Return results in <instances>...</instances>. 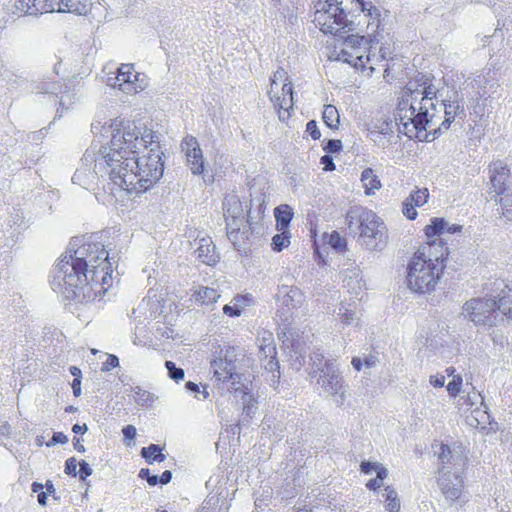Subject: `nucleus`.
Masks as SVG:
<instances>
[{"label": "nucleus", "instance_id": "f257e3e1", "mask_svg": "<svg viewBox=\"0 0 512 512\" xmlns=\"http://www.w3.org/2000/svg\"><path fill=\"white\" fill-rule=\"evenodd\" d=\"M109 147L88 148L72 182L93 190L100 179H109L128 193L147 191L163 176L159 135L134 122L114 119Z\"/></svg>", "mask_w": 512, "mask_h": 512}, {"label": "nucleus", "instance_id": "f03ea898", "mask_svg": "<svg viewBox=\"0 0 512 512\" xmlns=\"http://www.w3.org/2000/svg\"><path fill=\"white\" fill-rule=\"evenodd\" d=\"M109 253L100 243H84L69 250L53 270L51 287L67 298L90 301L101 298L112 280Z\"/></svg>", "mask_w": 512, "mask_h": 512}, {"label": "nucleus", "instance_id": "7ed1b4c3", "mask_svg": "<svg viewBox=\"0 0 512 512\" xmlns=\"http://www.w3.org/2000/svg\"><path fill=\"white\" fill-rule=\"evenodd\" d=\"M419 86L422 89L412 88L410 82L402 92L398 102L395 121L398 131L410 139L419 141L427 140L425 129H434L435 122L442 119L437 108L438 88L432 83V79L425 78Z\"/></svg>", "mask_w": 512, "mask_h": 512}, {"label": "nucleus", "instance_id": "20e7f679", "mask_svg": "<svg viewBox=\"0 0 512 512\" xmlns=\"http://www.w3.org/2000/svg\"><path fill=\"white\" fill-rule=\"evenodd\" d=\"M446 255L447 248L436 240L420 246L407 263V287L418 294L433 291L443 274Z\"/></svg>", "mask_w": 512, "mask_h": 512}, {"label": "nucleus", "instance_id": "39448f33", "mask_svg": "<svg viewBox=\"0 0 512 512\" xmlns=\"http://www.w3.org/2000/svg\"><path fill=\"white\" fill-rule=\"evenodd\" d=\"M346 223L357 242L369 251L381 252L388 243V231L384 221L374 211L362 206L350 208Z\"/></svg>", "mask_w": 512, "mask_h": 512}, {"label": "nucleus", "instance_id": "423d86ee", "mask_svg": "<svg viewBox=\"0 0 512 512\" xmlns=\"http://www.w3.org/2000/svg\"><path fill=\"white\" fill-rule=\"evenodd\" d=\"M355 0H317L314 5V20L316 26L324 34L343 37L356 31V15L353 13Z\"/></svg>", "mask_w": 512, "mask_h": 512}, {"label": "nucleus", "instance_id": "0eeeda50", "mask_svg": "<svg viewBox=\"0 0 512 512\" xmlns=\"http://www.w3.org/2000/svg\"><path fill=\"white\" fill-rule=\"evenodd\" d=\"M214 377L222 382V389L227 390L236 403L241 402L243 412L248 418H252L257 410V402L251 393V382L236 371L232 360L220 358L212 363Z\"/></svg>", "mask_w": 512, "mask_h": 512}, {"label": "nucleus", "instance_id": "6e6552de", "mask_svg": "<svg viewBox=\"0 0 512 512\" xmlns=\"http://www.w3.org/2000/svg\"><path fill=\"white\" fill-rule=\"evenodd\" d=\"M465 317L477 326L493 327L503 320L495 298H472L463 305Z\"/></svg>", "mask_w": 512, "mask_h": 512}, {"label": "nucleus", "instance_id": "1a4fd4ad", "mask_svg": "<svg viewBox=\"0 0 512 512\" xmlns=\"http://www.w3.org/2000/svg\"><path fill=\"white\" fill-rule=\"evenodd\" d=\"M344 39V48L339 54V59L349 63L354 67H365V64L371 62V54L365 55L367 41L364 36L356 34H348Z\"/></svg>", "mask_w": 512, "mask_h": 512}, {"label": "nucleus", "instance_id": "9d476101", "mask_svg": "<svg viewBox=\"0 0 512 512\" xmlns=\"http://www.w3.org/2000/svg\"><path fill=\"white\" fill-rule=\"evenodd\" d=\"M440 112L444 111V120L435 122L434 129H425L427 133V142L434 140L444 131L448 130L456 118L464 119L466 116L464 106L458 100H441L439 107Z\"/></svg>", "mask_w": 512, "mask_h": 512}, {"label": "nucleus", "instance_id": "9b49d317", "mask_svg": "<svg viewBox=\"0 0 512 512\" xmlns=\"http://www.w3.org/2000/svg\"><path fill=\"white\" fill-rule=\"evenodd\" d=\"M318 384L333 397L337 406H343L346 401V389L342 382L339 369L336 366H328L326 372L319 374Z\"/></svg>", "mask_w": 512, "mask_h": 512}, {"label": "nucleus", "instance_id": "f8f14e48", "mask_svg": "<svg viewBox=\"0 0 512 512\" xmlns=\"http://www.w3.org/2000/svg\"><path fill=\"white\" fill-rule=\"evenodd\" d=\"M462 473L443 474L438 476V485L442 495L449 505L462 506L466 501V495L463 492Z\"/></svg>", "mask_w": 512, "mask_h": 512}, {"label": "nucleus", "instance_id": "ddd939ff", "mask_svg": "<svg viewBox=\"0 0 512 512\" xmlns=\"http://www.w3.org/2000/svg\"><path fill=\"white\" fill-rule=\"evenodd\" d=\"M257 343L259 347V357L264 361V368L269 372H274L279 368V364L276 359L277 351L273 333L265 329L259 330Z\"/></svg>", "mask_w": 512, "mask_h": 512}, {"label": "nucleus", "instance_id": "4468645a", "mask_svg": "<svg viewBox=\"0 0 512 512\" xmlns=\"http://www.w3.org/2000/svg\"><path fill=\"white\" fill-rule=\"evenodd\" d=\"M438 459L441 467L439 476L443 474L462 473L466 465V457L460 450H451L449 446L441 444Z\"/></svg>", "mask_w": 512, "mask_h": 512}, {"label": "nucleus", "instance_id": "2eb2a0df", "mask_svg": "<svg viewBox=\"0 0 512 512\" xmlns=\"http://www.w3.org/2000/svg\"><path fill=\"white\" fill-rule=\"evenodd\" d=\"M35 89L41 94H51L58 98L62 111L68 110L75 101V93L67 90V86H63L58 81H40L36 84Z\"/></svg>", "mask_w": 512, "mask_h": 512}, {"label": "nucleus", "instance_id": "dca6fc26", "mask_svg": "<svg viewBox=\"0 0 512 512\" xmlns=\"http://www.w3.org/2000/svg\"><path fill=\"white\" fill-rule=\"evenodd\" d=\"M182 150L186 154L187 164L194 175H199L204 171L203 152L197 139L193 136H187L182 141Z\"/></svg>", "mask_w": 512, "mask_h": 512}, {"label": "nucleus", "instance_id": "f3484780", "mask_svg": "<svg viewBox=\"0 0 512 512\" xmlns=\"http://www.w3.org/2000/svg\"><path fill=\"white\" fill-rule=\"evenodd\" d=\"M91 0H45L46 12L74 13L84 15L88 12Z\"/></svg>", "mask_w": 512, "mask_h": 512}, {"label": "nucleus", "instance_id": "a211bd4d", "mask_svg": "<svg viewBox=\"0 0 512 512\" xmlns=\"http://www.w3.org/2000/svg\"><path fill=\"white\" fill-rule=\"evenodd\" d=\"M247 223L249 224V229H243L241 230L240 226L237 225L234 226V222L228 223L227 230V237L233 244L234 248L239 252H247L248 246H249V235L250 230L252 229V216L251 213L248 212L247 214Z\"/></svg>", "mask_w": 512, "mask_h": 512}, {"label": "nucleus", "instance_id": "6ab92c4d", "mask_svg": "<svg viewBox=\"0 0 512 512\" xmlns=\"http://www.w3.org/2000/svg\"><path fill=\"white\" fill-rule=\"evenodd\" d=\"M194 244L196 247L195 254L200 262L208 266H214L219 262V253L216 251V246L210 237L196 238Z\"/></svg>", "mask_w": 512, "mask_h": 512}, {"label": "nucleus", "instance_id": "aec40b11", "mask_svg": "<svg viewBox=\"0 0 512 512\" xmlns=\"http://www.w3.org/2000/svg\"><path fill=\"white\" fill-rule=\"evenodd\" d=\"M493 292L496 293L494 298L498 299L496 301L498 313L512 320V289L504 281L497 280L494 282Z\"/></svg>", "mask_w": 512, "mask_h": 512}, {"label": "nucleus", "instance_id": "412c9836", "mask_svg": "<svg viewBox=\"0 0 512 512\" xmlns=\"http://www.w3.org/2000/svg\"><path fill=\"white\" fill-rule=\"evenodd\" d=\"M360 11L367 18V29L375 33L380 27V10L370 0H355L353 3V13Z\"/></svg>", "mask_w": 512, "mask_h": 512}, {"label": "nucleus", "instance_id": "4be33fe9", "mask_svg": "<svg viewBox=\"0 0 512 512\" xmlns=\"http://www.w3.org/2000/svg\"><path fill=\"white\" fill-rule=\"evenodd\" d=\"M277 296L281 305L290 312L301 308L305 301L304 294L297 287L293 286L283 285L279 288Z\"/></svg>", "mask_w": 512, "mask_h": 512}, {"label": "nucleus", "instance_id": "5701e85b", "mask_svg": "<svg viewBox=\"0 0 512 512\" xmlns=\"http://www.w3.org/2000/svg\"><path fill=\"white\" fill-rule=\"evenodd\" d=\"M490 181L495 194H503L507 188L510 171L507 165L501 161H495L489 166Z\"/></svg>", "mask_w": 512, "mask_h": 512}, {"label": "nucleus", "instance_id": "b1692460", "mask_svg": "<svg viewBox=\"0 0 512 512\" xmlns=\"http://www.w3.org/2000/svg\"><path fill=\"white\" fill-rule=\"evenodd\" d=\"M107 84L113 88H118L125 94L138 93L144 90L146 87L145 79L136 81L125 80L123 77H121V73H119V68L117 69V73L115 76L108 77Z\"/></svg>", "mask_w": 512, "mask_h": 512}, {"label": "nucleus", "instance_id": "393cba45", "mask_svg": "<svg viewBox=\"0 0 512 512\" xmlns=\"http://www.w3.org/2000/svg\"><path fill=\"white\" fill-rule=\"evenodd\" d=\"M224 216L226 220V228L228 223L234 222V226L242 225L243 223V207L237 196L226 198L223 202Z\"/></svg>", "mask_w": 512, "mask_h": 512}, {"label": "nucleus", "instance_id": "a878e982", "mask_svg": "<svg viewBox=\"0 0 512 512\" xmlns=\"http://www.w3.org/2000/svg\"><path fill=\"white\" fill-rule=\"evenodd\" d=\"M497 87L498 83L495 78V73L490 69L479 74L476 78L473 79V88L477 89V94L479 97L494 93Z\"/></svg>", "mask_w": 512, "mask_h": 512}, {"label": "nucleus", "instance_id": "bb28decb", "mask_svg": "<svg viewBox=\"0 0 512 512\" xmlns=\"http://www.w3.org/2000/svg\"><path fill=\"white\" fill-rule=\"evenodd\" d=\"M271 102L274 107L278 109L279 119L285 121L290 117V109H293L294 99L293 96H281L279 91L269 94Z\"/></svg>", "mask_w": 512, "mask_h": 512}, {"label": "nucleus", "instance_id": "cd10ccee", "mask_svg": "<svg viewBox=\"0 0 512 512\" xmlns=\"http://www.w3.org/2000/svg\"><path fill=\"white\" fill-rule=\"evenodd\" d=\"M251 302L252 297L250 294L237 295L232 299L230 304H226L223 307V312L230 317H238L242 314L245 307L249 306Z\"/></svg>", "mask_w": 512, "mask_h": 512}, {"label": "nucleus", "instance_id": "c85d7f7f", "mask_svg": "<svg viewBox=\"0 0 512 512\" xmlns=\"http://www.w3.org/2000/svg\"><path fill=\"white\" fill-rule=\"evenodd\" d=\"M449 224L450 223L445 221L443 218H437V217L432 218L430 221V224L427 225L424 229L425 235L429 239L428 242H432V241L436 240L437 245L439 243L442 244V241L441 240L438 241V239H436L435 237L446 234L447 230L449 228Z\"/></svg>", "mask_w": 512, "mask_h": 512}, {"label": "nucleus", "instance_id": "c756f323", "mask_svg": "<svg viewBox=\"0 0 512 512\" xmlns=\"http://www.w3.org/2000/svg\"><path fill=\"white\" fill-rule=\"evenodd\" d=\"M351 268H347L344 272L343 282L345 286L357 293V290H361L365 283L362 279V273L358 266L351 264Z\"/></svg>", "mask_w": 512, "mask_h": 512}, {"label": "nucleus", "instance_id": "7c9ffc66", "mask_svg": "<svg viewBox=\"0 0 512 512\" xmlns=\"http://www.w3.org/2000/svg\"><path fill=\"white\" fill-rule=\"evenodd\" d=\"M338 318L343 325L350 326L358 324L359 316L355 305L353 304H341L337 311Z\"/></svg>", "mask_w": 512, "mask_h": 512}, {"label": "nucleus", "instance_id": "2f4dec72", "mask_svg": "<svg viewBox=\"0 0 512 512\" xmlns=\"http://www.w3.org/2000/svg\"><path fill=\"white\" fill-rule=\"evenodd\" d=\"M361 182L367 195H372L375 190H379L381 188V182L371 168H366L362 171Z\"/></svg>", "mask_w": 512, "mask_h": 512}, {"label": "nucleus", "instance_id": "473e14b6", "mask_svg": "<svg viewBox=\"0 0 512 512\" xmlns=\"http://www.w3.org/2000/svg\"><path fill=\"white\" fill-rule=\"evenodd\" d=\"M274 215L278 230H286L291 222L293 213L288 205H280L275 208Z\"/></svg>", "mask_w": 512, "mask_h": 512}, {"label": "nucleus", "instance_id": "72a5a7b5", "mask_svg": "<svg viewBox=\"0 0 512 512\" xmlns=\"http://www.w3.org/2000/svg\"><path fill=\"white\" fill-rule=\"evenodd\" d=\"M310 360L312 366L310 374H322L326 372V368H328V366H336L335 362L326 360L324 355L319 351H314L310 356Z\"/></svg>", "mask_w": 512, "mask_h": 512}, {"label": "nucleus", "instance_id": "f704fd0d", "mask_svg": "<svg viewBox=\"0 0 512 512\" xmlns=\"http://www.w3.org/2000/svg\"><path fill=\"white\" fill-rule=\"evenodd\" d=\"M195 300L201 304H213L219 298L220 294L217 290L209 287H200L198 291L194 293Z\"/></svg>", "mask_w": 512, "mask_h": 512}, {"label": "nucleus", "instance_id": "c9c22d12", "mask_svg": "<svg viewBox=\"0 0 512 512\" xmlns=\"http://www.w3.org/2000/svg\"><path fill=\"white\" fill-rule=\"evenodd\" d=\"M322 118L324 123L331 129H338L340 124V116L334 105L328 104L324 106Z\"/></svg>", "mask_w": 512, "mask_h": 512}, {"label": "nucleus", "instance_id": "e433bc0d", "mask_svg": "<svg viewBox=\"0 0 512 512\" xmlns=\"http://www.w3.org/2000/svg\"><path fill=\"white\" fill-rule=\"evenodd\" d=\"M141 456L146 459L149 463L153 461L163 462L165 455L161 453V449L156 444H150L148 447H143L141 450Z\"/></svg>", "mask_w": 512, "mask_h": 512}, {"label": "nucleus", "instance_id": "4c0bfd02", "mask_svg": "<svg viewBox=\"0 0 512 512\" xmlns=\"http://www.w3.org/2000/svg\"><path fill=\"white\" fill-rule=\"evenodd\" d=\"M133 399L140 406H149L154 403L155 397L152 393L140 387L133 389Z\"/></svg>", "mask_w": 512, "mask_h": 512}, {"label": "nucleus", "instance_id": "58836bf2", "mask_svg": "<svg viewBox=\"0 0 512 512\" xmlns=\"http://www.w3.org/2000/svg\"><path fill=\"white\" fill-rule=\"evenodd\" d=\"M411 203H413L416 207H422L427 203L429 198V191L427 188H419L416 187L410 195L407 197Z\"/></svg>", "mask_w": 512, "mask_h": 512}, {"label": "nucleus", "instance_id": "ea45409f", "mask_svg": "<svg viewBox=\"0 0 512 512\" xmlns=\"http://www.w3.org/2000/svg\"><path fill=\"white\" fill-rule=\"evenodd\" d=\"M384 491L386 509L390 512H398L400 510V501L396 491L389 486Z\"/></svg>", "mask_w": 512, "mask_h": 512}, {"label": "nucleus", "instance_id": "a19ab883", "mask_svg": "<svg viewBox=\"0 0 512 512\" xmlns=\"http://www.w3.org/2000/svg\"><path fill=\"white\" fill-rule=\"evenodd\" d=\"M271 84H270V89L268 91V95L270 93H274V92H277L279 91V87L285 83V81L287 80V72L285 69L283 68H278L274 73H273V76L271 77Z\"/></svg>", "mask_w": 512, "mask_h": 512}, {"label": "nucleus", "instance_id": "79ce46f5", "mask_svg": "<svg viewBox=\"0 0 512 512\" xmlns=\"http://www.w3.org/2000/svg\"><path fill=\"white\" fill-rule=\"evenodd\" d=\"M392 132L393 131H392L391 125L385 121H383L379 124H374L373 126H371L369 128V134L374 141H377V139H376L377 136L383 135V136L387 137V136L391 135Z\"/></svg>", "mask_w": 512, "mask_h": 512}, {"label": "nucleus", "instance_id": "37998d69", "mask_svg": "<svg viewBox=\"0 0 512 512\" xmlns=\"http://www.w3.org/2000/svg\"><path fill=\"white\" fill-rule=\"evenodd\" d=\"M327 243L336 251H345L346 249V239L342 237L337 231H333L330 234H327Z\"/></svg>", "mask_w": 512, "mask_h": 512}, {"label": "nucleus", "instance_id": "c03bdc74", "mask_svg": "<svg viewBox=\"0 0 512 512\" xmlns=\"http://www.w3.org/2000/svg\"><path fill=\"white\" fill-rule=\"evenodd\" d=\"M276 234L272 238V248L274 251L280 252L290 244V235L286 230Z\"/></svg>", "mask_w": 512, "mask_h": 512}, {"label": "nucleus", "instance_id": "a18cd8bd", "mask_svg": "<svg viewBox=\"0 0 512 512\" xmlns=\"http://www.w3.org/2000/svg\"><path fill=\"white\" fill-rule=\"evenodd\" d=\"M119 73H121V77H123L127 81L145 79L144 75H141L140 73L134 71L133 64H122L119 67Z\"/></svg>", "mask_w": 512, "mask_h": 512}, {"label": "nucleus", "instance_id": "49530a36", "mask_svg": "<svg viewBox=\"0 0 512 512\" xmlns=\"http://www.w3.org/2000/svg\"><path fill=\"white\" fill-rule=\"evenodd\" d=\"M165 367L168 371V376L175 382H179L184 379L185 372L181 367H177L172 361H166Z\"/></svg>", "mask_w": 512, "mask_h": 512}, {"label": "nucleus", "instance_id": "de8ad7c7", "mask_svg": "<svg viewBox=\"0 0 512 512\" xmlns=\"http://www.w3.org/2000/svg\"><path fill=\"white\" fill-rule=\"evenodd\" d=\"M503 215L507 220H512V193H506L500 198Z\"/></svg>", "mask_w": 512, "mask_h": 512}, {"label": "nucleus", "instance_id": "09e8293b", "mask_svg": "<svg viewBox=\"0 0 512 512\" xmlns=\"http://www.w3.org/2000/svg\"><path fill=\"white\" fill-rule=\"evenodd\" d=\"M461 387H462V377L459 374L454 375L453 379L446 386L447 391L451 397H456L460 393Z\"/></svg>", "mask_w": 512, "mask_h": 512}, {"label": "nucleus", "instance_id": "8fccbe9b", "mask_svg": "<svg viewBox=\"0 0 512 512\" xmlns=\"http://www.w3.org/2000/svg\"><path fill=\"white\" fill-rule=\"evenodd\" d=\"M402 213L409 220L416 219L418 215L416 211V206L413 203H411L410 200H408V198H406L403 201Z\"/></svg>", "mask_w": 512, "mask_h": 512}, {"label": "nucleus", "instance_id": "3c124183", "mask_svg": "<svg viewBox=\"0 0 512 512\" xmlns=\"http://www.w3.org/2000/svg\"><path fill=\"white\" fill-rule=\"evenodd\" d=\"M342 142L338 139H330L326 142L323 149L327 153H338L342 150Z\"/></svg>", "mask_w": 512, "mask_h": 512}, {"label": "nucleus", "instance_id": "603ef678", "mask_svg": "<svg viewBox=\"0 0 512 512\" xmlns=\"http://www.w3.org/2000/svg\"><path fill=\"white\" fill-rule=\"evenodd\" d=\"M119 366V359L116 355L110 354L108 355L105 362L102 363V371H110L113 368Z\"/></svg>", "mask_w": 512, "mask_h": 512}, {"label": "nucleus", "instance_id": "864d4df0", "mask_svg": "<svg viewBox=\"0 0 512 512\" xmlns=\"http://www.w3.org/2000/svg\"><path fill=\"white\" fill-rule=\"evenodd\" d=\"M79 462L75 457L68 458L65 462V473L68 475L76 476L77 475V466Z\"/></svg>", "mask_w": 512, "mask_h": 512}, {"label": "nucleus", "instance_id": "5fc2aeb1", "mask_svg": "<svg viewBox=\"0 0 512 512\" xmlns=\"http://www.w3.org/2000/svg\"><path fill=\"white\" fill-rule=\"evenodd\" d=\"M139 477L141 479H146L148 484L151 486H155L158 484V476L157 475H150V471L147 468H142L139 471Z\"/></svg>", "mask_w": 512, "mask_h": 512}, {"label": "nucleus", "instance_id": "6e6d98bb", "mask_svg": "<svg viewBox=\"0 0 512 512\" xmlns=\"http://www.w3.org/2000/svg\"><path fill=\"white\" fill-rule=\"evenodd\" d=\"M79 466H80L79 477L82 481H85L87 477L92 475L93 470L90 467V465L84 460L79 462Z\"/></svg>", "mask_w": 512, "mask_h": 512}, {"label": "nucleus", "instance_id": "4d7b16f0", "mask_svg": "<svg viewBox=\"0 0 512 512\" xmlns=\"http://www.w3.org/2000/svg\"><path fill=\"white\" fill-rule=\"evenodd\" d=\"M306 131L314 140H317L321 137V132L318 129L317 123L314 120H311L307 123Z\"/></svg>", "mask_w": 512, "mask_h": 512}, {"label": "nucleus", "instance_id": "13d9d810", "mask_svg": "<svg viewBox=\"0 0 512 512\" xmlns=\"http://www.w3.org/2000/svg\"><path fill=\"white\" fill-rule=\"evenodd\" d=\"M220 499L218 497H210L207 499L202 507L203 512H213L211 509L219 506Z\"/></svg>", "mask_w": 512, "mask_h": 512}, {"label": "nucleus", "instance_id": "bf43d9fd", "mask_svg": "<svg viewBox=\"0 0 512 512\" xmlns=\"http://www.w3.org/2000/svg\"><path fill=\"white\" fill-rule=\"evenodd\" d=\"M320 163L324 166L323 169L325 171H333L335 169L333 158L328 154H325L321 157Z\"/></svg>", "mask_w": 512, "mask_h": 512}, {"label": "nucleus", "instance_id": "052dcab7", "mask_svg": "<svg viewBox=\"0 0 512 512\" xmlns=\"http://www.w3.org/2000/svg\"><path fill=\"white\" fill-rule=\"evenodd\" d=\"M377 465L378 463L376 462L362 461L360 464V470L364 474H371L375 471Z\"/></svg>", "mask_w": 512, "mask_h": 512}, {"label": "nucleus", "instance_id": "680f3d73", "mask_svg": "<svg viewBox=\"0 0 512 512\" xmlns=\"http://www.w3.org/2000/svg\"><path fill=\"white\" fill-rule=\"evenodd\" d=\"M467 402L469 406H473L477 404V402H480L481 405L484 406V398L480 393L473 392L472 394H468L467 396Z\"/></svg>", "mask_w": 512, "mask_h": 512}, {"label": "nucleus", "instance_id": "e2e57ef3", "mask_svg": "<svg viewBox=\"0 0 512 512\" xmlns=\"http://www.w3.org/2000/svg\"><path fill=\"white\" fill-rule=\"evenodd\" d=\"M473 414H476L473 419L476 422V425H479L480 423H485V417L486 419H489V415L485 410L481 411L479 408H476L472 412Z\"/></svg>", "mask_w": 512, "mask_h": 512}, {"label": "nucleus", "instance_id": "0e129e2a", "mask_svg": "<svg viewBox=\"0 0 512 512\" xmlns=\"http://www.w3.org/2000/svg\"><path fill=\"white\" fill-rule=\"evenodd\" d=\"M429 382L432 386L436 388H441L445 384V376L443 375H431Z\"/></svg>", "mask_w": 512, "mask_h": 512}, {"label": "nucleus", "instance_id": "69168bd1", "mask_svg": "<svg viewBox=\"0 0 512 512\" xmlns=\"http://www.w3.org/2000/svg\"><path fill=\"white\" fill-rule=\"evenodd\" d=\"M295 360L292 362V366L295 370H300L305 364V357L298 351L294 350Z\"/></svg>", "mask_w": 512, "mask_h": 512}, {"label": "nucleus", "instance_id": "338daca9", "mask_svg": "<svg viewBox=\"0 0 512 512\" xmlns=\"http://www.w3.org/2000/svg\"><path fill=\"white\" fill-rule=\"evenodd\" d=\"M136 428L133 425H126L122 429V433L126 439H134L136 436Z\"/></svg>", "mask_w": 512, "mask_h": 512}, {"label": "nucleus", "instance_id": "774afa93", "mask_svg": "<svg viewBox=\"0 0 512 512\" xmlns=\"http://www.w3.org/2000/svg\"><path fill=\"white\" fill-rule=\"evenodd\" d=\"M51 442L53 444H65L68 442V437L62 432H55L52 436Z\"/></svg>", "mask_w": 512, "mask_h": 512}]
</instances>
